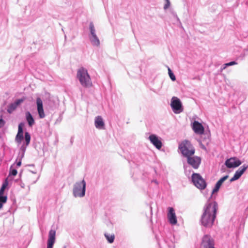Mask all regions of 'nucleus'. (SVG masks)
Instances as JSON below:
<instances>
[{"mask_svg": "<svg viewBox=\"0 0 248 248\" xmlns=\"http://www.w3.org/2000/svg\"><path fill=\"white\" fill-rule=\"evenodd\" d=\"M25 98L24 97L16 99L13 103L17 107L19 105L23 103Z\"/></svg>", "mask_w": 248, "mask_h": 248, "instance_id": "27", "label": "nucleus"}, {"mask_svg": "<svg viewBox=\"0 0 248 248\" xmlns=\"http://www.w3.org/2000/svg\"><path fill=\"white\" fill-rule=\"evenodd\" d=\"M229 177V176L228 175H226L221 178H220L221 180L224 182L225 180H226Z\"/></svg>", "mask_w": 248, "mask_h": 248, "instance_id": "37", "label": "nucleus"}, {"mask_svg": "<svg viewBox=\"0 0 248 248\" xmlns=\"http://www.w3.org/2000/svg\"><path fill=\"white\" fill-rule=\"evenodd\" d=\"M186 158L187 163L194 169H197L199 168L201 162V158L200 157L192 155Z\"/></svg>", "mask_w": 248, "mask_h": 248, "instance_id": "9", "label": "nucleus"}, {"mask_svg": "<svg viewBox=\"0 0 248 248\" xmlns=\"http://www.w3.org/2000/svg\"><path fill=\"white\" fill-rule=\"evenodd\" d=\"M63 248H66V246H64Z\"/></svg>", "mask_w": 248, "mask_h": 248, "instance_id": "45", "label": "nucleus"}, {"mask_svg": "<svg viewBox=\"0 0 248 248\" xmlns=\"http://www.w3.org/2000/svg\"><path fill=\"white\" fill-rule=\"evenodd\" d=\"M171 109L175 114H180L184 111L183 104L179 98L171 97Z\"/></svg>", "mask_w": 248, "mask_h": 248, "instance_id": "6", "label": "nucleus"}, {"mask_svg": "<svg viewBox=\"0 0 248 248\" xmlns=\"http://www.w3.org/2000/svg\"><path fill=\"white\" fill-rule=\"evenodd\" d=\"M242 162L237 158L233 157L227 159L225 162V165L227 168L231 169L235 168L239 166Z\"/></svg>", "mask_w": 248, "mask_h": 248, "instance_id": "8", "label": "nucleus"}, {"mask_svg": "<svg viewBox=\"0 0 248 248\" xmlns=\"http://www.w3.org/2000/svg\"><path fill=\"white\" fill-rule=\"evenodd\" d=\"M17 171L16 169H14L12 168V166L11 167L9 176H16L17 174Z\"/></svg>", "mask_w": 248, "mask_h": 248, "instance_id": "28", "label": "nucleus"}, {"mask_svg": "<svg viewBox=\"0 0 248 248\" xmlns=\"http://www.w3.org/2000/svg\"><path fill=\"white\" fill-rule=\"evenodd\" d=\"M191 179L194 185L198 189L203 190L206 187V181L199 173H193L191 176Z\"/></svg>", "mask_w": 248, "mask_h": 248, "instance_id": "5", "label": "nucleus"}, {"mask_svg": "<svg viewBox=\"0 0 248 248\" xmlns=\"http://www.w3.org/2000/svg\"><path fill=\"white\" fill-rule=\"evenodd\" d=\"M16 108L17 107L12 103L8 106L7 111L9 113H12Z\"/></svg>", "mask_w": 248, "mask_h": 248, "instance_id": "22", "label": "nucleus"}, {"mask_svg": "<svg viewBox=\"0 0 248 248\" xmlns=\"http://www.w3.org/2000/svg\"><path fill=\"white\" fill-rule=\"evenodd\" d=\"M56 240V231L54 230H50L48 233V238L47 243L54 244Z\"/></svg>", "mask_w": 248, "mask_h": 248, "instance_id": "16", "label": "nucleus"}, {"mask_svg": "<svg viewBox=\"0 0 248 248\" xmlns=\"http://www.w3.org/2000/svg\"><path fill=\"white\" fill-rule=\"evenodd\" d=\"M31 135L28 132H25V144L26 146H28L30 143L31 141Z\"/></svg>", "mask_w": 248, "mask_h": 248, "instance_id": "23", "label": "nucleus"}, {"mask_svg": "<svg viewBox=\"0 0 248 248\" xmlns=\"http://www.w3.org/2000/svg\"><path fill=\"white\" fill-rule=\"evenodd\" d=\"M86 186V184L84 180L76 182L73 186V196L75 197H83L85 195Z\"/></svg>", "mask_w": 248, "mask_h": 248, "instance_id": "4", "label": "nucleus"}, {"mask_svg": "<svg viewBox=\"0 0 248 248\" xmlns=\"http://www.w3.org/2000/svg\"><path fill=\"white\" fill-rule=\"evenodd\" d=\"M148 139L150 142L157 149L160 150L162 146V143L161 138L155 134H152L149 137Z\"/></svg>", "mask_w": 248, "mask_h": 248, "instance_id": "7", "label": "nucleus"}, {"mask_svg": "<svg viewBox=\"0 0 248 248\" xmlns=\"http://www.w3.org/2000/svg\"><path fill=\"white\" fill-rule=\"evenodd\" d=\"M25 153L21 152L19 153L20 158L19 159L22 160V159L24 157Z\"/></svg>", "mask_w": 248, "mask_h": 248, "instance_id": "40", "label": "nucleus"}, {"mask_svg": "<svg viewBox=\"0 0 248 248\" xmlns=\"http://www.w3.org/2000/svg\"><path fill=\"white\" fill-rule=\"evenodd\" d=\"M5 123V121L2 119H0V128L4 126Z\"/></svg>", "mask_w": 248, "mask_h": 248, "instance_id": "34", "label": "nucleus"}, {"mask_svg": "<svg viewBox=\"0 0 248 248\" xmlns=\"http://www.w3.org/2000/svg\"><path fill=\"white\" fill-rule=\"evenodd\" d=\"M192 127L194 132L197 134L203 133L204 129L202 124L199 122L194 121L192 124Z\"/></svg>", "mask_w": 248, "mask_h": 248, "instance_id": "12", "label": "nucleus"}, {"mask_svg": "<svg viewBox=\"0 0 248 248\" xmlns=\"http://www.w3.org/2000/svg\"><path fill=\"white\" fill-rule=\"evenodd\" d=\"M168 214L167 218L168 222L170 223V207H168L167 208Z\"/></svg>", "mask_w": 248, "mask_h": 248, "instance_id": "31", "label": "nucleus"}, {"mask_svg": "<svg viewBox=\"0 0 248 248\" xmlns=\"http://www.w3.org/2000/svg\"><path fill=\"white\" fill-rule=\"evenodd\" d=\"M177 219L176 216L175 215L174 210L173 208L171 207V226L177 224ZM172 229V228H171V229Z\"/></svg>", "mask_w": 248, "mask_h": 248, "instance_id": "18", "label": "nucleus"}, {"mask_svg": "<svg viewBox=\"0 0 248 248\" xmlns=\"http://www.w3.org/2000/svg\"><path fill=\"white\" fill-rule=\"evenodd\" d=\"M89 30L90 34L89 36H94L96 35L95 29L93 25V22H91L89 24Z\"/></svg>", "mask_w": 248, "mask_h": 248, "instance_id": "20", "label": "nucleus"}, {"mask_svg": "<svg viewBox=\"0 0 248 248\" xmlns=\"http://www.w3.org/2000/svg\"><path fill=\"white\" fill-rule=\"evenodd\" d=\"M164 0L166 1V3L165 4V5L164 6V9L165 10H166L170 6V0Z\"/></svg>", "mask_w": 248, "mask_h": 248, "instance_id": "32", "label": "nucleus"}, {"mask_svg": "<svg viewBox=\"0 0 248 248\" xmlns=\"http://www.w3.org/2000/svg\"><path fill=\"white\" fill-rule=\"evenodd\" d=\"M104 235L108 243H112L114 242L115 238L114 234H110L108 233H105Z\"/></svg>", "mask_w": 248, "mask_h": 248, "instance_id": "21", "label": "nucleus"}, {"mask_svg": "<svg viewBox=\"0 0 248 248\" xmlns=\"http://www.w3.org/2000/svg\"><path fill=\"white\" fill-rule=\"evenodd\" d=\"M54 244L47 243V248H53Z\"/></svg>", "mask_w": 248, "mask_h": 248, "instance_id": "38", "label": "nucleus"}, {"mask_svg": "<svg viewBox=\"0 0 248 248\" xmlns=\"http://www.w3.org/2000/svg\"><path fill=\"white\" fill-rule=\"evenodd\" d=\"M36 104L39 118L40 119L44 118L46 117V115L44 109L43 101L41 98L37 97L36 98Z\"/></svg>", "mask_w": 248, "mask_h": 248, "instance_id": "10", "label": "nucleus"}, {"mask_svg": "<svg viewBox=\"0 0 248 248\" xmlns=\"http://www.w3.org/2000/svg\"><path fill=\"white\" fill-rule=\"evenodd\" d=\"M179 149L182 155L186 158L192 156L195 151L193 146L187 140H184L179 144Z\"/></svg>", "mask_w": 248, "mask_h": 248, "instance_id": "3", "label": "nucleus"}, {"mask_svg": "<svg viewBox=\"0 0 248 248\" xmlns=\"http://www.w3.org/2000/svg\"><path fill=\"white\" fill-rule=\"evenodd\" d=\"M90 40L93 46H98L100 45V41L97 35L89 36Z\"/></svg>", "mask_w": 248, "mask_h": 248, "instance_id": "17", "label": "nucleus"}, {"mask_svg": "<svg viewBox=\"0 0 248 248\" xmlns=\"http://www.w3.org/2000/svg\"><path fill=\"white\" fill-rule=\"evenodd\" d=\"M248 168V165L244 164L235 171L234 175L239 179Z\"/></svg>", "mask_w": 248, "mask_h": 248, "instance_id": "15", "label": "nucleus"}, {"mask_svg": "<svg viewBox=\"0 0 248 248\" xmlns=\"http://www.w3.org/2000/svg\"><path fill=\"white\" fill-rule=\"evenodd\" d=\"M220 186H221V185H219V183H217V182L214 189H213L212 193V194H213L215 193H217L218 191Z\"/></svg>", "mask_w": 248, "mask_h": 248, "instance_id": "30", "label": "nucleus"}, {"mask_svg": "<svg viewBox=\"0 0 248 248\" xmlns=\"http://www.w3.org/2000/svg\"><path fill=\"white\" fill-rule=\"evenodd\" d=\"M25 125V124L23 122H21L18 125V134H23L24 133V126Z\"/></svg>", "mask_w": 248, "mask_h": 248, "instance_id": "24", "label": "nucleus"}, {"mask_svg": "<svg viewBox=\"0 0 248 248\" xmlns=\"http://www.w3.org/2000/svg\"><path fill=\"white\" fill-rule=\"evenodd\" d=\"M238 179L234 175L233 176L230 180V182H232L234 181L238 180Z\"/></svg>", "mask_w": 248, "mask_h": 248, "instance_id": "36", "label": "nucleus"}, {"mask_svg": "<svg viewBox=\"0 0 248 248\" xmlns=\"http://www.w3.org/2000/svg\"><path fill=\"white\" fill-rule=\"evenodd\" d=\"M218 205L216 202H208L204 207V212L201 217L202 225L210 227L214 223L216 217Z\"/></svg>", "mask_w": 248, "mask_h": 248, "instance_id": "1", "label": "nucleus"}, {"mask_svg": "<svg viewBox=\"0 0 248 248\" xmlns=\"http://www.w3.org/2000/svg\"><path fill=\"white\" fill-rule=\"evenodd\" d=\"M167 67H168V75H169V77L170 78V73H171L170 68L169 66H168Z\"/></svg>", "mask_w": 248, "mask_h": 248, "instance_id": "41", "label": "nucleus"}, {"mask_svg": "<svg viewBox=\"0 0 248 248\" xmlns=\"http://www.w3.org/2000/svg\"><path fill=\"white\" fill-rule=\"evenodd\" d=\"M160 248H161V247H160Z\"/></svg>", "mask_w": 248, "mask_h": 248, "instance_id": "46", "label": "nucleus"}, {"mask_svg": "<svg viewBox=\"0 0 248 248\" xmlns=\"http://www.w3.org/2000/svg\"><path fill=\"white\" fill-rule=\"evenodd\" d=\"M236 64H237V62H235V61H232L229 62L225 63L223 65V67L221 68V71H222L223 69H225L228 66L235 65Z\"/></svg>", "mask_w": 248, "mask_h": 248, "instance_id": "25", "label": "nucleus"}, {"mask_svg": "<svg viewBox=\"0 0 248 248\" xmlns=\"http://www.w3.org/2000/svg\"><path fill=\"white\" fill-rule=\"evenodd\" d=\"M7 197H2L0 198V209L3 207V205L7 202Z\"/></svg>", "mask_w": 248, "mask_h": 248, "instance_id": "29", "label": "nucleus"}, {"mask_svg": "<svg viewBox=\"0 0 248 248\" xmlns=\"http://www.w3.org/2000/svg\"><path fill=\"white\" fill-rule=\"evenodd\" d=\"M152 182L155 183L156 184H158V183H157V181L156 180H154Z\"/></svg>", "mask_w": 248, "mask_h": 248, "instance_id": "43", "label": "nucleus"}, {"mask_svg": "<svg viewBox=\"0 0 248 248\" xmlns=\"http://www.w3.org/2000/svg\"><path fill=\"white\" fill-rule=\"evenodd\" d=\"M15 163L16 164L17 167H20L21 165V160L19 159L18 161L16 160Z\"/></svg>", "mask_w": 248, "mask_h": 248, "instance_id": "35", "label": "nucleus"}, {"mask_svg": "<svg viewBox=\"0 0 248 248\" xmlns=\"http://www.w3.org/2000/svg\"><path fill=\"white\" fill-rule=\"evenodd\" d=\"M173 20V24L178 26H181V23L177 15L171 11V20Z\"/></svg>", "mask_w": 248, "mask_h": 248, "instance_id": "19", "label": "nucleus"}, {"mask_svg": "<svg viewBox=\"0 0 248 248\" xmlns=\"http://www.w3.org/2000/svg\"><path fill=\"white\" fill-rule=\"evenodd\" d=\"M77 78L83 87L87 88L92 85L90 76L87 70L84 67H81L78 70Z\"/></svg>", "mask_w": 248, "mask_h": 248, "instance_id": "2", "label": "nucleus"}, {"mask_svg": "<svg viewBox=\"0 0 248 248\" xmlns=\"http://www.w3.org/2000/svg\"><path fill=\"white\" fill-rule=\"evenodd\" d=\"M171 80H172V81H175L176 80L175 76L174 74L172 72H171Z\"/></svg>", "mask_w": 248, "mask_h": 248, "instance_id": "39", "label": "nucleus"}, {"mask_svg": "<svg viewBox=\"0 0 248 248\" xmlns=\"http://www.w3.org/2000/svg\"><path fill=\"white\" fill-rule=\"evenodd\" d=\"M217 183H219V185H220L221 186L222 185V183H223V181H222L221 180V179H220L217 182Z\"/></svg>", "mask_w": 248, "mask_h": 248, "instance_id": "42", "label": "nucleus"}, {"mask_svg": "<svg viewBox=\"0 0 248 248\" xmlns=\"http://www.w3.org/2000/svg\"><path fill=\"white\" fill-rule=\"evenodd\" d=\"M202 245L204 248H214V241L211 236L208 235H204L202 240Z\"/></svg>", "mask_w": 248, "mask_h": 248, "instance_id": "11", "label": "nucleus"}, {"mask_svg": "<svg viewBox=\"0 0 248 248\" xmlns=\"http://www.w3.org/2000/svg\"><path fill=\"white\" fill-rule=\"evenodd\" d=\"M31 172H32V173H35V172L32 171H31Z\"/></svg>", "mask_w": 248, "mask_h": 248, "instance_id": "44", "label": "nucleus"}, {"mask_svg": "<svg viewBox=\"0 0 248 248\" xmlns=\"http://www.w3.org/2000/svg\"><path fill=\"white\" fill-rule=\"evenodd\" d=\"M25 119L29 127H32L35 124L34 119L30 111H26L25 113Z\"/></svg>", "mask_w": 248, "mask_h": 248, "instance_id": "13", "label": "nucleus"}, {"mask_svg": "<svg viewBox=\"0 0 248 248\" xmlns=\"http://www.w3.org/2000/svg\"><path fill=\"white\" fill-rule=\"evenodd\" d=\"M94 124L96 128L99 129H104L105 128V123L102 118L98 116L95 117Z\"/></svg>", "mask_w": 248, "mask_h": 248, "instance_id": "14", "label": "nucleus"}, {"mask_svg": "<svg viewBox=\"0 0 248 248\" xmlns=\"http://www.w3.org/2000/svg\"><path fill=\"white\" fill-rule=\"evenodd\" d=\"M23 139V134L17 133V135L16 137V140L17 142H21Z\"/></svg>", "mask_w": 248, "mask_h": 248, "instance_id": "26", "label": "nucleus"}, {"mask_svg": "<svg viewBox=\"0 0 248 248\" xmlns=\"http://www.w3.org/2000/svg\"><path fill=\"white\" fill-rule=\"evenodd\" d=\"M27 146H25L24 144L22 145L21 147H20V151H21V152H23V153H25V151H26V147Z\"/></svg>", "mask_w": 248, "mask_h": 248, "instance_id": "33", "label": "nucleus"}]
</instances>
